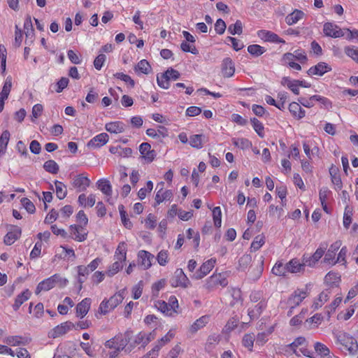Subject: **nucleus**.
<instances>
[{
	"instance_id": "obj_1",
	"label": "nucleus",
	"mask_w": 358,
	"mask_h": 358,
	"mask_svg": "<svg viewBox=\"0 0 358 358\" xmlns=\"http://www.w3.org/2000/svg\"><path fill=\"white\" fill-rule=\"evenodd\" d=\"M229 276L227 271L217 272L215 271L204 280L203 288L208 292H213L219 288H224L229 284Z\"/></svg>"
},
{
	"instance_id": "obj_2",
	"label": "nucleus",
	"mask_w": 358,
	"mask_h": 358,
	"mask_svg": "<svg viewBox=\"0 0 358 358\" xmlns=\"http://www.w3.org/2000/svg\"><path fill=\"white\" fill-rule=\"evenodd\" d=\"M308 342L305 337L299 336L294 341L285 347V351L289 355L294 354L297 357L303 355L308 357H313V352L308 348Z\"/></svg>"
},
{
	"instance_id": "obj_3",
	"label": "nucleus",
	"mask_w": 358,
	"mask_h": 358,
	"mask_svg": "<svg viewBox=\"0 0 358 358\" xmlns=\"http://www.w3.org/2000/svg\"><path fill=\"white\" fill-rule=\"evenodd\" d=\"M155 307L165 316L174 317L180 313L178 301L174 295L169 298L168 302L163 300L156 301Z\"/></svg>"
},
{
	"instance_id": "obj_4",
	"label": "nucleus",
	"mask_w": 358,
	"mask_h": 358,
	"mask_svg": "<svg viewBox=\"0 0 358 358\" xmlns=\"http://www.w3.org/2000/svg\"><path fill=\"white\" fill-rule=\"evenodd\" d=\"M132 337L133 332L127 330L124 333L119 334L107 341L106 346L109 348H114L117 351L125 350V351L129 352L127 349L131 343Z\"/></svg>"
},
{
	"instance_id": "obj_5",
	"label": "nucleus",
	"mask_w": 358,
	"mask_h": 358,
	"mask_svg": "<svg viewBox=\"0 0 358 358\" xmlns=\"http://www.w3.org/2000/svg\"><path fill=\"white\" fill-rule=\"evenodd\" d=\"M336 344L339 345L341 350L348 352L350 355H355L358 351L357 340L345 332L339 333L336 336Z\"/></svg>"
},
{
	"instance_id": "obj_6",
	"label": "nucleus",
	"mask_w": 358,
	"mask_h": 358,
	"mask_svg": "<svg viewBox=\"0 0 358 358\" xmlns=\"http://www.w3.org/2000/svg\"><path fill=\"white\" fill-rule=\"evenodd\" d=\"M124 291L115 293L109 299H104L99 307V313L101 315H106L114 310L124 299Z\"/></svg>"
},
{
	"instance_id": "obj_7",
	"label": "nucleus",
	"mask_w": 358,
	"mask_h": 358,
	"mask_svg": "<svg viewBox=\"0 0 358 358\" xmlns=\"http://www.w3.org/2000/svg\"><path fill=\"white\" fill-rule=\"evenodd\" d=\"M309 294L310 288L308 285L303 289L297 288L295 289L287 299V303L290 306V310L287 313L288 315H291L292 314V309L299 306Z\"/></svg>"
},
{
	"instance_id": "obj_8",
	"label": "nucleus",
	"mask_w": 358,
	"mask_h": 358,
	"mask_svg": "<svg viewBox=\"0 0 358 358\" xmlns=\"http://www.w3.org/2000/svg\"><path fill=\"white\" fill-rule=\"evenodd\" d=\"M180 76L178 71L169 68L164 73L157 76V83L162 89L167 90L170 87V80H176Z\"/></svg>"
},
{
	"instance_id": "obj_9",
	"label": "nucleus",
	"mask_w": 358,
	"mask_h": 358,
	"mask_svg": "<svg viewBox=\"0 0 358 358\" xmlns=\"http://www.w3.org/2000/svg\"><path fill=\"white\" fill-rule=\"evenodd\" d=\"M164 182L161 181L157 184L155 196L154 207L164 202H171L173 199V193L171 189L164 188Z\"/></svg>"
},
{
	"instance_id": "obj_10",
	"label": "nucleus",
	"mask_w": 358,
	"mask_h": 358,
	"mask_svg": "<svg viewBox=\"0 0 358 358\" xmlns=\"http://www.w3.org/2000/svg\"><path fill=\"white\" fill-rule=\"evenodd\" d=\"M88 233L87 227L73 224L69 227L68 238L77 242H83L87 240Z\"/></svg>"
},
{
	"instance_id": "obj_11",
	"label": "nucleus",
	"mask_w": 358,
	"mask_h": 358,
	"mask_svg": "<svg viewBox=\"0 0 358 358\" xmlns=\"http://www.w3.org/2000/svg\"><path fill=\"white\" fill-rule=\"evenodd\" d=\"M327 247V244H321V245L315 250V252L312 255H310L306 253L303 254L301 259L302 262H303V264H305V266H308L310 268L314 267L316 265V264L319 262V260L324 255Z\"/></svg>"
},
{
	"instance_id": "obj_12",
	"label": "nucleus",
	"mask_w": 358,
	"mask_h": 358,
	"mask_svg": "<svg viewBox=\"0 0 358 358\" xmlns=\"http://www.w3.org/2000/svg\"><path fill=\"white\" fill-rule=\"evenodd\" d=\"M170 284L173 287H181L183 289L191 286V282L182 268H177L170 280Z\"/></svg>"
},
{
	"instance_id": "obj_13",
	"label": "nucleus",
	"mask_w": 358,
	"mask_h": 358,
	"mask_svg": "<svg viewBox=\"0 0 358 358\" xmlns=\"http://www.w3.org/2000/svg\"><path fill=\"white\" fill-rule=\"evenodd\" d=\"M62 280V279L59 274L56 273L52 275V276L42 280L38 284L35 290V294L38 295L41 292H46L50 290L51 289L55 287V286L58 282L61 281Z\"/></svg>"
},
{
	"instance_id": "obj_14",
	"label": "nucleus",
	"mask_w": 358,
	"mask_h": 358,
	"mask_svg": "<svg viewBox=\"0 0 358 358\" xmlns=\"http://www.w3.org/2000/svg\"><path fill=\"white\" fill-rule=\"evenodd\" d=\"M153 336H152L151 333L147 334L144 331H141L138 334H136L134 338L132 337L131 343L128 347L129 352H131L135 347L138 345H141V347H145L147 345L152 339Z\"/></svg>"
},
{
	"instance_id": "obj_15",
	"label": "nucleus",
	"mask_w": 358,
	"mask_h": 358,
	"mask_svg": "<svg viewBox=\"0 0 358 358\" xmlns=\"http://www.w3.org/2000/svg\"><path fill=\"white\" fill-rule=\"evenodd\" d=\"M74 328V323H73L71 321H66L64 322H62L55 327H54L52 329H51L48 332V337L52 338H56L58 337H60L71 330L73 329Z\"/></svg>"
},
{
	"instance_id": "obj_16",
	"label": "nucleus",
	"mask_w": 358,
	"mask_h": 358,
	"mask_svg": "<svg viewBox=\"0 0 358 358\" xmlns=\"http://www.w3.org/2000/svg\"><path fill=\"white\" fill-rule=\"evenodd\" d=\"M141 158L145 164L152 163L156 158L157 154L155 150L152 149L151 145L148 143H142L139 145Z\"/></svg>"
},
{
	"instance_id": "obj_17",
	"label": "nucleus",
	"mask_w": 358,
	"mask_h": 358,
	"mask_svg": "<svg viewBox=\"0 0 358 358\" xmlns=\"http://www.w3.org/2000/svg\"><path fill=\"white\" fill-rule=\"evenodd\" d=\"M216 259L215 258H210L204 262L199 268L192 276L193 278L200 280L206 276L213 269L216 264Z\"/></svg>"
},
{
	"instance_id": "obj_18",
	"label": "nucleus",
	"mask_w": 358,
	"mask_h": 358,
	"mask_svg": "<svg viewBox=\"0 0 358 358\" xmlns=\"http://www.w3.org/2000/svg\"><path fill=\"white\" fill-rule=\"evenodd\" d=\"M323 33L326 36L331 38H341L345 36L343 29L333 22H325L323 25Z\"/></svg>"
},
{
	"instance_id": "obj_19",
	"label": "nucleus",
	"mask_w": 358,
	"mask_h": 358,
	"mask_svg": "<svg viewBox=\"0 0 358 358\" xmlns=\"http://www.w3.org/2000/svg\"><path fill=\"white\" fill-rule=\"evenodd\" d=\"M257 36L264 42L273 43H285V41L280 38L277 34L266 30L260 29L257 32Z\"/></svg>"
},
{
	"instance_id": "obj_20",
	"label": "nucleus",
	"mask_w": 358,
	"mask_h": 358,
	"mask_svg": "<svg viewBox=\"0 0 358 358\" xmlns=\"http://www.w3.org/2000/svg\"><path fill=\"white\" fill-rule=\"evenodd\" d=\"M7 229L8 232L3 238V242L7 245H11L20 238L22 229L16 225H9Z\"/></svg>"
},
{
	"instance_id": "obj_21",
	"label": "nucleus",
	"mask_w": 358,
	"mask_h": 358,
	"mask_svg": "<svg viewBox=\"0 0 358 358\" xmlns=\"http://www.w3.org/2000/svg\"><path fill=\"white\" fill-rule=\"evenodd\" d=\"M342 245V241L340 240L336 241L333 243L327 250L324 255V262L331 266L335 265L336 255Z\"/></svg>"
},
{
	"instance_id": "obj_22",
	"label": "nucleus",
	"mask_w": 358,
	"mask_h": 358,
	"mask_svg": "<svg viewBox=\"0 0 358 358\" xmlns=\"http://www.w3.org/2000/svg\"><path fill=\"white\" fill-rule=\"evenodd\" d=\"M13 86V79L10 76H8L3 82L0 92V113L4 108L5 101L8 99Z\"/></svg>"
},
{
	"instance_id": "obj_23",
	"label": "nucleus",
	"mask_w": 358,
	"mask_h": 358,
	"mask_svg": "<svg viewBox=\"0 0 358 358\" xmlns=\"http://www.w3.org/2000/svg\"><path fill=\"white\" fill-rule=\"evenodd\" d=\"M332 68L327 63L324 62H318L316 65L311 66L308 71L307 73L309 76H322L326 73L330 72Z\"/></svg>"
},
{
	"instance_id": "obj_24",
	"label": "nucleus",
	"mask_w": 358,
	"mask_h": 358,
	"mask_svg": "<svg viewBox=\"0 0 358 358\" xmlns=\"http://www.w3.org/2000/svg\"><path fill=\"white\" fill-rule=\"evenodd\" d=\"M267 307V301L266 299L260 300L257 304L253 307H250L248 310V315L250 320L257 319Z\"/></svg>"
},
{
	"instance_id": "obj_25",
	"label": "nucleus",
	"mask_w": 358,
	"mask_h": 358,
	"mask_svg": "<svg viewBox=\"0 0 358 358\" xmlns=\"http://www.w3.org/2000/svg\"><path fill=\"white\" fill-rule=\"evenodd\" d=\"M90 180L83 173L76 176L73 180L72 185L79 192L85 191L90 185Z\"/></svg>"
},
{
	"instance_id": "obj_26",
	"label": "nucleus",
	"mask_w": 358,
	"mask_h": 358,
	"mask_svg": "<svg viewBox=\"0 0 358 358\" xmlns=\"http://www.w3.org/2000/svg\"><path fill=\"white\" fill-rule=\"evenodd\" d=\"M175 336V332L173 330L169 331L166 334L157 341V343L151 350V353L154 356H159L160 349L166 343H169Z\"/></svg>"
},
{
	"instance_id": "obj_27",
	"label": "nucleus",
	"mask_w": 358,
	"mask_h": 358,
	"mask_svg": "<svg viewBox=\"0 0 358 358\" xmlns=\"http://www.w3.org/2000/svg\"><path fill=\"white\" fill-rule=\"evenodd\" d=\"M109 141V136L106 133H101L93 137L88 143L87 147L98 148L106 145Z\"/></svg>"
},
{
	"instance_id": "obj_28",
	"label": "nucleus",
	"mask_w": 358,
	"mask_h": 358,
	"mask_svg": "<svg viewBox=\"0 0 358 358\" xmlns=\"http://www.w3.org/2000/svg\"><path fill=\"white\" fill-rule=\"evenodd\" d=\"M305 267L303 262H301L297 258H293L286 263V269L289 273H303Z\"/></svg>"
},
{
	"instance_id": "obj_29",
	"label": "nucleus",
	"mask_w": 358,
	"mask_h": 358,
	"mask_svg": "<svg viewBox=\"0 0 358 358\" xmlns=\"http://www.w3.org/2000/svg\"><path fill=\"white\" fill-rule=\"evenodd\" d=\"M92 300L90 298H85L76 307V317L82 319L89 312L91 306Z\"/></svg>"
},
{
	"instance_id": "obj_30",
	"label": "nucleus",
	"mask_w": 358,
	"mask_h": 358,
	"mask_svg": "<svg viewBox=\"0 0 358 358\" xmlns=\"http://www.w3.org/2000/svg\"><path fill=\"white\" fill-rule=\"evenodd\" d=\"M134 71L137 76H141L151 73L152 68L148 60L143 59L134 66Z\"/></svg>"
},
{
	"instance_id": "obj_31",
	"label": "nucleus",
	"mask_w": 358,
	"mask_h": 358,
	"mask_svg": "<svg viewBox=\"0 0 358 358\" xmlns=\"http://www.w3.org/2000/svg\"><path fill=\"white\" fill-rule=\"evenodd\" d=\"M138 259L139 264L143 267V268L148 269L152 266V261L154 259V255L148 251L141 250L138 252Z\"/></svg>"
},
{
	"instance_id": "obj_32",
	"label": "nucleus",
	"mask_w": 358,
	"mask_h": 358,
	"mask_svg": "<svg viewBox=\"0 0 358 358\" xmlns=\"http://www.w3.org/2000/svg\"><path fill=\"white\" fill-rule=\"evenodd\" d=\"M222 74L224 78L232 77L235 73V66L230 57H226L222 63Z\"/></svg>"
},
{
	"instance_id": "obj_33",
	"label": "nucleus",
	"mask_w": 358,
	"mask_h": 358,
	"mask_svg": "<svg viewBox=\"0 0 358 358\" xmlns=\"http://www.w3.org/2000/svg\"><path fill=\"white\" fill-rule=\"evenodd\" d=\"M96 185L98 189L106 196L107 199L106 201H110V197H111L113 194L112 186L108 180L106 178L99 179L96 182Z\"/></svg>"
},
{
	"instance_id": "obj_34",
	"label": "nucleus",
	"mask_w": 358,
	"mask_h": 358,
	"mask_svg": "<svg viewBox=\"0 0 358 358\" xmlns=\"http://www.w3.org/2000/svg\"><path fill=\"white\" fill-rule=\"evenodd\" d=\"M288 109L292 116L297 120H301L306 116V110L301 108L298 102L292 101L290 103Z\"/></svg>"
},
{
	"instance_id": "obj_35",
	"label": "nucleus",
	"mask_w": 358,
	"mask_h": 358,
	"mask_svg": "<svg viewBox=\"0 0 358 358\" xmlns=\"http://www.w3.org/2000/svg\"><path fill=\"white\" fill-rule=\"evenodd\" d=\"M127 244L124 241L119 243L115 251L114 259L124 264L127 259Z\"/></svg>"
},
{
	"instance_id": "obj_36",
	"label": "nucleus",
	"mask_w": 358,
	"mask_h": 358,
	"mask_svg": "<svg viewBox=\"0 0 358 358\" xmlns=\"http://www.w3.org/2000/svg\"><path fill=\"white\" fill-rule=\"evenodd\" d=\"M126 125L121 121L110 122L105 124V129L111 134H121L125 130Z\"/></svg>"
},
{
	"instance_id": "obj_37",
	"label": "nucleus",
	"mask_w": 358,
	"mask_h": 358,
	"mask_svg": "<svg viewBox=\"0 0 358 358\" xmlns=\"http://www.w3.org/2000/svg\"><path fill=\"white\" fill-rule=\"evenodd\" d=\"M324 283L331 287H338L341 281V275L334 271L328 272L324 277Z\"/></svg>"
},
{
	"instance_id": "obj_38",
	"label": "nucleus",
	"mask_w": 358,
	"mask_h": 358,
	"mask_svg": "<svg viewBox=\"0 0 358 358\" xmlns=\"http://www.w3.org/2000/svg\"><path fill=\"white\" fill-rule=\"evenodd\" d=\"M29 339L21 336H9L5 338L4 343L10 346L25 345L29 342Z\"/></svg>"
},
{
	"instance_id": "obj_39",
	"label": "nucleus",
	"mask_w": 358,
	"mask_h": 358,
	"mask_svg": "<svg viewBox=\"0 0 358 358\" xmlns=\"http://www.w3.org/2000/svg\"><path fill=\"white\" fill-rule=\"evenodd\" d=\"M331 292L329 289H325L322 291L317 298L315 299L312 308L313 310H317L321 308L329 299Z\"/></svg>"
},
{
	"instance_id": "obj_40",
	"label": "nucleus",
	"mask_w": 358,
	"mask_h": 358,
	"mask_svg": "<svg viewBox=\"0 0 358 358\" xmlns=\"http://www.w3.org/2000/svg\"><path fill=\"white\" fill-rule=\"evenodd\" d=\"M78 203L80 206L84 208L92 207L96 203V194H90L86 196L85 194L83 193L78 196Z\"/></svg>"
},
{
	"instance_id": "obj_41",
	"label": "nucleus",
	"mask_w": 358,
	"mask_h": 358,
	"mask_svg": "<svg viewBox=\"0 0 358 358\" xmlns=\"http://www.w3.org/2000/svg\"><path fill=\"white\" fill-rule=\"evenodd\" d=\"M230 294L232 300L230 301V306L234 307L237 304H242L243 302V298L242 296V291L238 287H231L228 290Z\"/></svg>"
},
{
	"instance_id": "obj_42",
	"label": "nucleus",
	"mask_w": 358,
	"mask_h": 358,
	"mask_svg": "<svg viewBox=\"0 0 358 358\" xmlns=\"http://www.w3.org/2000/svg\"><path fill=\"white\" fill-rule=\"evenodd\" d=\"M31 292L29 289H26L20 294H19L16 296L15 302L13 305V310L15 311L17 310L20 307L31 297Z\"/></svg>"
},
{
	"instance_id": "obj_43",
	"label": "nucleus",
	"mask_w": 358,
	"mask_h": 358,
	"mask_svg": "<svg viewBox=\"0 0 358 358\" xmlns=\"http://www.w3.org/2000/svg\"><path fill=\"white\" fill-rule=\"evenodd\" d=\"M210 321V316L205 315L197 319L189 327V331L192 334H195L199 329L206 327Z\"/></svg>"
},
{
	"instance_id": "obj_44",
	"label": "nucleus",
	"mask_w": 358,
	"mask_h": 358,
	"mask_svg": "<svg viewBox=\"0 0 358 358\" xmlns=\"http://www.w3.org/2000/svg\"><path fill=\"white\" fill-rule=\"evenodd\" d=\"M304 16L305 13L302 10L295 9L286 16L285 22L288 25H293L302 20Z\"/></svg>"
},
{
	"instance_id": "obj_45",
	"label": "nucleus",
	"mask_w": 358,
	"mask_h": 358,
	"mask_svg": "<svg viewBox=\"0 0 358 358\" xmlns=\"http://www.w3.org/2000/svg\"><path fill=\"white\" fill-rule=\"evenodd\" d=\"M281 84L286 86L294 94H299V88L298 85V80H292L289 77H283L281 80Z\"/></svg>"
},
{
	"instance_id": "obj_46",
	"label": "nucleus",
	"mask_w": 358,
	"mask_h": 358,
	"mask_svg": "<svg viewBox=\"0 0 358 358\" xmlns=\"http://www.w3.org/2000/svg\"><path fill=\"white\" fill-rule=\"evenodd\" d=\"M78 272V281L80 284V289L82 288L83 284L85 282L87 277L90 273V271L87 266L80 265L77 268Z\"/></svg>"
},
{
	"instance_id": "obj_47",
	"label": "nucleus",
	"mask_w": 358,
	"mask_h": 358,
	"mask_svg": "<svg viewBox=\"0 0 358 358\" xmlns=\"http://www.w3.org/2000/svg\"><path fill=\"white\" fill-rule=\"evenodd\" d=\"M205 136L203 134H194L189 137V145L196 149H201Z\"/></svg>"
},
{
	"instance_id": "obj_48",
	"label": "nucleus",
	"mask_w": 358,
	"mask_h": 358,
	"mask_svg": "<svg viewBox=\"0 0 358 358\" xmlns=\"http://www.w3.org/2000/svg\"><path fill=\"white\" fill-rule=\"evenodd\" d=\"M352 216H353V209L350 206H346L344 210L343 213V227L348 229L350 228V226L352 221Z\"/></svg>"
},
{
	"instance_id": "obj_49",
	"label": "nucleus",
	"mask_w": 358,
	"mask_h": 358,
	"mask_svg": "<svg viewBox=\"0 0 358 358\" xmlns=\"http://www.w3.org/2000/svg\"><path fill=\"white\" fill-rule=\"evenodd\" d=\"M286 264H284L282 261H277L271 269V272L276 276H285L287 273Z\"/></svg>"
},
{
	"instance_id": "obj_50",
	"label": "nucleus",
	"mask_w": 358,
	"mask_h": 358,
	"mask_svg": "<svg viewBox=\"0 0 358 358\" xmlns=\"http://www.w3.org/2000/svg\"><path fill=\"white\" fill-rule=\"evenodd\" d=\"M55 192L57 197L59 200L64 199L67 195V188L66 186L61 181L55 180Z\"/></svg>"
},
{
	"instance_id": "obj_51",
	"label": "nucleus",
	"mask_w": 358,
	"mask_h": 358,
	"mask_svg": "<svg viewBox=\"0 0 358 358\" xmlns=\"http://www.w3.org/2000/svg\"><path fill=\"white\" fill-rule=\"evenodd\" d=\"M255 336L253 333L245 334L242 339L243 345L250 352H252Z\"/></svg>"
},
{
	"instance_id": "obj_52",
	"label": "nucleus",
	"mask_w": 358,
	"mask_h": 358,
	"mask_svg": "<svg viewBox=\"0 0 358 358\" xmlns=\"http://www.w3.org/2000/svg\"><path fill=\"white\" fill-rule=\"evenodd\" d=\"M250 122L252 125L254 130L257 134V135L261 138H264L265 134H264V127L262 122H261L256 117L250 118Z\"/></svg>"
},
{
	"instance_id": "obj_53",
	"label": "nucleus",
	"mask_w": 358,
	"mask_h": 358,
	"mask_svg": "<svg viewBox=\"0 0 358 358\" xmlns=\"http://www.w3.org/2000/svg\"><path fill=\"white\" fill-rule=\"evenodd\" d=\"M265 243V236L259 234L255 236L250 245L251 252H256L259 250Z\"/></svg>"
},
{
	"instance_id": "obj_54",
	"label": "nucleus",
	"mask_w": 358,
	"mask_h": 358,
	"mask_svg": "<svg viewBox=\"0 0 358 358\" xmlns=\"http://www.w3.org/2000/svg\"><path fill=\"white\" fill-rule=\"evenodd\" d=\"M43 169L45 170V171L52 174H57L59 171V165L55 161L52 159L46 161L43 164Z\"/></svg>"
},
{
	"instance_id": "obj_55",
	"label": "nucleus",
	"mask_w": 358,
	"mask_h": 358,
	"mask_svg": "<svg viewBox=\"0 0 358 358\" xmlns=\"http://www.w3.org/2000/svg\"><path fill=\"white\" fill-rule=\"evenodd\" d=\"M314 349L315 350L316 354L320 357H327L330 353L329 349L324 344L320 342H316L314 344Z\"/></svg>"
},
{
	"instance_id": "obj_56",
	"label": "nucleus",
	"mask_w": 358,
	"mask_h": 358,
	"mask_svg": "<svg viewBox=\"0 0 358 358\" xmlns=\"http://www.w3.org/2000/svg\"><path fill=\"white\" fill-rule=\"evenodd\" d=\"M119 211L121 217V221L124 227L128 229H131L133 227L132 222L130 221L128 217L127 212L124 210V208L123 205L119 206Z\"/></svg>"
},
{
	"instance_id": "obj_57",
	"label": "nucleus",
	"mask_w": 358,
	"mask_h": 358,
	"mask_svg": "<svg viewBox=\"0 0 358 358\" xmlns=\"http://www.w3.org/2000/svg\"><path fill=\"white\" fill-rule=\"evenodd\" d=\"M124 264L119 261L115 260V262L110 266H109L108 270L106 271V275L109 277L115 275L123 268Z\"/></svg>"
},
{
	"instance_id": "obj_58",
	"label": "nucleus",
	"mask_w": 358,
	"mask_h": 358,
	"mask_svg": "<svg viewBox=\"0 0 358 358\" xmlns=\"http://www.w3.org/2000/svg\"><path fill=\"white\" fill-rule=\"evenodd\" d=\"M355 308L354 306H350L345 310L341 311L337 315V320L340 321L348 320L355 313Z\"/></svg>"
},
{
	"instance_id": "obj_59",
	"label": "nucleus",
	"mask_w": 358,
	"mask_h": 358,
	"mask_svg": "<svg viewBox=\"0 0 358 358\" xmlns=\"http://www.w3.org/2000/svg\"><path fill=\"white\" fill-rule=\"evenodd\" d=\"M248 52L254 57H259L266 52V49L259 45L253 44L248 46Z\"/></svg>"
},
{
	"instance_id": "obj_60",
	"label": "nucleus",
	"mask_w": 358,
	"mask_h": 358,
	"mask_svg": "<svg viewBox=\"0 0 358 358\" xmlns=\"http://www.w3.org/2000/svg\"><path fill=\"white\" fill-rule=\"evenodd\" d=\"M233 144L242 150L248 149L252 146V142L245 138H238L232 139Z\"/></svg>"
},
{
	"instance_id": "obj_61",
	"label": "nucleus",
	"mask_w": 358,
	"mask_h": 358,
	"mask_svg": "<svg viewBox=\"0 0 358 358\" xmlns=\"http://www.w3.org/2000/svg\"><path fill=\"white\" fill-rule=\"evenodd\" d=\"M212 215L215 227L220 228L222 225V211L220 207H214L212 209Z\"/></svg>"
},
{
	"instance_id": "obj_62",
	"label": "nucleus",
	"mask_w": 358,
	"mask_h": 358,
	"mask_svg": "<svg viewBox=\"0 0 358 358\" xmlns=\"http://www.w3.org/2000/svg\"><path fill=\"white\" fill-rule=\"evenodd\" d=\"M153 189V182L151 180H148L146 182L145 187L141 188L138 192V196L141 200L144 199L148 193H150Z\"/></svg>"
},
{
	"instance_id": "obj_63",
	"label": "nucleus",
	"mask_w": 358,
	"mask_h": 358,
	"mask_svg": "<svg viewBox=\"0 0 358 358\" xmlns=\"http://www.w3.org/2000/svg\"><path fill=\"white\" fill-rule=\"evenodd\" d=\"M228 31L231 35L241 34L243 32V24L241 20H236L234 24H231L228 27Z\"/></svg>"
},
{
	"instance_id": "obj_64",
	"label": "nucleus",
	"mask_w": 358,
	"mask_h": 358,
	"mask_svg": "<svg viewBox=\"0 0 358 358\" xmlns=\"http://www.w3.org/2000/svg\"><path fill=\"white\" fill-rule=\"evenodd\" d=\"M344 51L349 57L358 64V48L355 46H346Z\"/></svg>"
}]
</instances>
